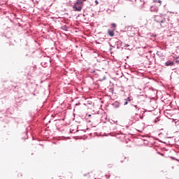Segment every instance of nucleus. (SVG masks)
Masks as SVG:
<instances>
[{
    "mask_svg": "<svg viewBox=\"0 0 179 179\" xmlns=\"http://www.w3.org/2000/svg\"><path fill=\"white\" fill-rule=\"evenodd\" d=\"M131 106L132 107V110H135L136 111H138L139 110L138 106L134 105V103H131Z\"/></svg>",
    "mask_w": 179,
    "mask_h": 179,
    "instance_id": "9",
    "label": "nucleus"
},
{
    "mask_svg": "<svg viewBox=\"0 0 179 179\" xmlns=\"http://www.w3.org/2000/svg\"><path fill=\"white\" fill-rule=\"evenodd\" d=\"M61 30H64V31H68V27L66 25H64L61 27Z\"/></svg>",
    "mask_w": 179,
    "mask_h": 179,
    "instance_id": "11",
    "label": "nucleus"
},
{
    "mask_svg": "<svg viewBox=\"0 0 179 179\" xmlns=\"http://www.w3.org/2000/svg\"><path fill=\"white\" fill-rule=\"evenodd\" d=\"M41 64V66H43V68H47V66H49V65H51V57H44Z\"/></svg>",
    "mask_w": 179,
    "mask_h": 179,
    "instance_id": "2",
    "label": "nucleus"
},
{
    "mask_svg": "<svg viewBox=\"0 0 179 179\" xmlns=\"http://www.w3.org/2000/svg\"><path fill=\"white\" fill-rule=\"evenodd\" d=\"M95 3H96V5H99V1L95 0Z\"/></svg>",
    "mask_w": 179,
    "mask_h": 179,
    "instance_id": "20",
    "label": "nucleus"
},
{
    "mask_svg": "<svg viewBox=\"0 0 179 179\" xmlns=\"http://www.w3.org/2000/svg\"><path fill=\"white\" fill-rule=\"evenodd\" d=\"M149 90H150V92H156V90H155V88H153V87L149 88Z\"/></svg>",
    "mask_w": 179,
    "mask_h": 179,
    "instance_id": "15",
    "label": "nucleus"
},
{
    "mask_svg": "<svg viewBox=\"0 0 179 179\" xmlns=\"http://www.w3.org/2000/svg\"><path fill=\"white\" fill-rule=\"evenodd\" d=\"M150 12H158L159 7L157 6H152L150 8Z\"/></svg>",
    "mask_w": 179,
    "mask_h": 179,
    "instance_id": "6",
    "label": "nucleus"
},
{
    "mask_svg": "<svg viewBox=\"0 0 179 179\" xmlns=\"http://www.w3.org/2000/svg\"><path fill=\"white\" fill-rule=\"evenodd\" d=\"M111 26H112V27H113V29H115V28L117 27V24H115V23H112V24H111Z\"/></svg>",
    "mask_w": 179,
    "mask_h": 179,
    "instance_id": "14",
    "label": "nucleus"
},
{
    "mask_svg": "<svg viewBox=\"0 0 179 179\" xmlns=\"http://www.w3.org/2000/svg\"><path fill=\"white\" fill-rule=\"evenodd\" d=\"M115 29H113V30L111 29H108V34L110 36V37H114V31Z\"/></svg>",
    "mask_w": 179,
    "mask_h": 179,
    "instance_id": "7",
    "label": "nucleus"
},
{
    "mask_svg": "<svg viewBox=\"0 0 179 179\" xmlns=\"http://www.w3.org/2000/svg\"><path fill=\"white\" fill-rule=\"evenodd\" d=\"M87 117H92V115L89 114V115H87Z\"/></svg>",
    "mask_w": 179,
    "mask_h": 179,
    "instance_id": "22",
    "label": "nucleus"
},
{
    "mask_svg": "<svg viewBox=\"0 0 179 179\" xmlns=\"http://www.w3.org/2000/svg\"><path fill=\"white\" fill-rule=\"evenodd\" d=\"M121 47L127 48V47H129V45L125 44V43L121 42Z\"/></svg>",
    "mask_w": 179,
    "mask_h": 179,
    "instance_id": "12",
    "label": "nucleus"
},
{
    "mask_svg": "<svg viewBox=\"0 0 179 179\" xmlns=\"http://www.w3.org/2000/svg\"><path fill=\"white\" fill-rule=\"evenodd\" d=\"M113 106H115V108H118V107H120V102H118V101H116L114 102Z\"/></svg>",
    "mask_w": 179,
    "mask_h": 179,
    "instance_id": "8",
    "label": "nucleus"
},
{
    "mask_svg": "<svg viewBox=\"0 0 179 179\" xmlns=\"http://www.w3.org/2000/svg\"><path fill=\"white\" fill-rule=\"evenodd\" d=\"M88 122H92V120H88Z\"/></svg>",
    "mask_w": 179,
    "mask_h": 179,
    "instance_id": "23",
    "label": "nucleus"
},
{
    "mask_svg": "<svg viewBox=\"0 0 179 179\" xmlns=\"http://www.w3.org/2000/svg\"><path fill=\"white\" fill-rule=\"evenodd\" d=\"M83 8V4L76 3V1L73 3V9L75 12H80Z\"/></svg>",
    "mask_w": 179,
    "mask_h": 179,
    "instance_id": "3",
    "label": "nucleus"
},
{
    "mask_svg": "<svg viewBox=\"0 0 179 179\" xmlns=\"http://www.w3.org/2000/svg\"><path fill=\"white\" fill-rule=\"evenodd\" d=\"M155 22L157 23H161V27H164L162 23H166V18L163 17V15H155L154 17Z\"/></svg>",
    "mask_w": 179,
    "mask_h": 179,
    "instance_id": "1",
    "label": "nucleus"
},
{
    "mask_svg": "<svg viewBox=\"0 0 179 179\" xmlns=\"http://www.w3.org/2000/svg\"><path fill=\"white\" fill-rule=\"evenodd\" d=\"M171 159L172 160H176V162H179V159H176V157H171Z\"/></svg>",
    "mask_w": 179,
    "mask_h": 179,
    "instance_id": "17",
    "label": "nucleus"
},
{
    "mask_svg": "<svg viewBox=\"0 0 179 179\" xmlns=\"http://www.w3.org/2000/svg\"><path fill=\"white\" fill-rule=\"evenodd\" d=\"M174 65H175L174 61H171V60H168L165 63V66H174Z\"/></svg>",
    "mask_w": 179,
    "mask_h": 179,
    "instance_id": "5",
    "label": "nucleus"
},
{
    "mask_svg": "<svg viewBox=\"0 0 179 179\" xmlns=\"http://www.w3.org/2000/svg\"><path fill=\"white\" fill-rule=\"evenodd\" d=\"M174 63L176 64H179V57H176V59H173Z\"/></svg>",
    "mask_w": 179,
    "mask_h": 179,
    "instance_id": "13",
    "label": "nucleus"
},
{
    "mask_svg": "<svg viewBox=\"0 0 179 179\" xmlns=\"http://www.w3.org/2000/svg\"><path fill=\"white\" fill-rule=\"evenodd\" d=\"M113 124H112V125L110 126V129H112L113 131H116V129H118V127H120V125H117L118 121H113Z\"/></svg>",
    "mask_w": 179,
    "mask_h": 179,
    "instance_id": "4",
    "label": "nucleus"
},
{
    "mask_svg": "<svg viewBox=\"0 0 179 179\" xmlns=\"http://www.w3.org/2000/svg\"><path fill=\"white\" fill-rule=\"evenodd\" d=\"M10 20V22H12V20Z\"/></svg>",
    "mask_w": 179,
    "mask_h": 179,
    "instance_id": "24",
    "label": "nucleus"
},
{
    "mask_svg": "<svg viewBox=\"0 0 179 179\" xmlns=\"http://www.w3.org/2000/svg\"><path fill=\"white\" fill-rule=\"evenodd\" d=\"M83 2H86V0H76V3H79L80 5H83Z\"/></svg>",
    "mask_w": 179,
    "mask_h": 179,
    "instance_id": "10",
    "label": "nucleus"
},
{
    "mask_svg": "<svg viewBox=\"0 0 179 179\" xmlns=\"http://www.w3.org/2000/svg\"><path fill=\"white\" fill-rule=\"evenodd\" d=\"M124 100H126L127 101H128L129 103H131V98L127 97V99H125Z\"/></svg>",
    "mask_w": 179,
    "mask_h": 179,
    "instance_id": "18",
    "label": "nucleus"
},
{
    "mask_svg": "<svg viewBox=\"0 0 179 179\" xmlns=\"http://www.w3.org/2000/svg\"><path fill=\"white\" fill-rule=\"evenodd\" d=\"M94 118V115H92V117H91V120H93Z\"/></svg>",
    "mask_w": 179,
    "mask_h": 179,
    "instance_id": "21",
    "label": "nucleus"
},
{
    "mask_svg": "<svg viewBox=\"0 0 179 179\" xmlns=\"http://www.w3.org/2000/svg\"><path fill=\"white\" fill-rule=\"evenodd\" d=\"M128 103H129L128 101H127L126 99L124 100V106H127V104H128Z\"/></svg>",
    "mask_w": 179,
    "mask_h": 179,
    "instance_id": "16",
    "label": "nucleus"
},
{
    "mask_svg": "<svg viewBox=\"0 0 179 179\" xmlns=\"http://www.w3.org/2000/svg\"><path fill=\"white\" fill-rule=\"evenodd\" d=\"M153 2H158V3H162V1L160 0H153Z\"/></svg>",
    "mask_w": 179,
    "mask_h": 179,
    "instance_id": "19",
    "label": "nucleus"
}]
</instances>
